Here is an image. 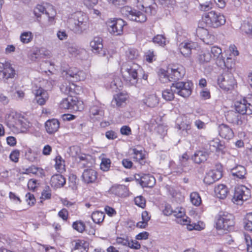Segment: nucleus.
<instances>
[{"label":"nucleus","mask_w":252,"mask_h":252,"mask_svg":"<svg viewBox=\"0 0 252 252\" xmlns=\"http://www.w3.org/2000/svg\"><path fill=\"white\" fill-rule=\"evenodd\" d=\"M185 74L186 69L180 64H169L166 70L161 68L158 72L160 81L164 83L182 79Z\"/></svg>","instance_id":"f257e3e1"},{"label":"nucleus","mask_w":252,"mask_h":252,"mask_svg":"<svg viewBox=\"0 0 252 252\" xmlns=\"http://www.w3.org/2000/svg\"><path fill=\"white\" fill-rule=\"evenodd\" d=\"M142 220L137 222L136 226L140 228H145L148 226V221L151 219V215L147 211H144L141 214Z\"/></svg>","instance_id":"e433bc0d"},{"label":"nucleus","mask_w":252,"mask_h":252,"mask_svg":"<svg viewBox=\"0 0 252 252\" xmlns=\"http://www.w3.org/2000/svg\"><path fill=\"white\" fill-rule=\"evenodd\" d=\"M25 157L28 161L31 162H37L39 160L38 152L32 150L31 148L28 149L26 152Z\"/></svg>","instance_id":"ea45409f"},{"label":"nucleus","mask_w":252,"mask_h":252,"mask_svg":"<svg viewBox=\"0 0 252 252\" xmlns=\"http://www.w3.org/2000/svg\"><path fill=\"white\" fill-rule=\"evenodd\" d=\"M66 183L65 178L61 174H55L50 179V184L52 188L55 189L63 187Z\"/></svg>","instance_id":"393cba45"},{"label":"nucleus","mask_w":252,"mask_h":252,"mask_svg":"<svg viewBox=\"0 0 252 252\" xmlns=\"http://www.w3.org/2000/svg\"><path fill=\"white\" fill-rule=\"evenodd\" d=\"M244 227L246 230L252 231V213L246 214L244 219Z\"/></svg>","instance_id":"49530a36"},{"label":"nucleus","mask_w":252,"mask_h":252,"mask_svg":"<svg viewBox=\"0 0 252 252\" xmlns=\"http://www.w3.org/2000/svg\"><path fill=\"white\" fill-rule=\"evenodd\" d=\"M126 95L122 93L114 95L113 98V100L118 107H121L124 103L126 102Z\"/></svg>","instance_id":"de8ad7c7"},{"label":"nucleus","mask_w":252,"mask_h":252,"mask_svg":"<svg viewBox=\"0 0 252 252\" xmlns=\"http://www.w3.org/2000/svg\"><path fill=\"white\" fill-rule=\"evenodd\" d=\"M168 192L172 197L176 199H181L184 198L182 192L177 187H169L168 189Z\"/></svg>","instance_id":"603ef678"},{"label":"nucleus","mask_w":252,"mask_h":252,"mask_svg":"<svg viewBox=\"0 0 252 252\" xmlns=\"http://www.w3.org/2000/svg\"><path fill=\"white\" fill-rule=\"evenodd\" d=\"M66 74L73 78L76 81H84L86 78V73L82 70L78 69L76 67H70L67 70Z\"/></svg>","instance_id":"a878e982"},{"label":"nucleus","mask_w":252,"mask_h":252,"mask_svg":"<svg viewBox=\"0 0 252 252\" xmlns=\"http://www.w3.org/2000/svg\"><path fill=\"white\" fill-rule=\"evenodd\" d=\"M219 87L225 91H231L237 87V83L233 74L229 71H224L217 79Z\"/></svg>","instance_id":"6e6552de"},{"label":"nucleus","mask_w":252,"mask_h":252,"mask_svg":"<svg viewBox=\"0 0 252 252\" xmlns=\"http://www.w3.org/2000/svg\"><path fill=\"white\" fill-rule=\"evenodd\" d=\"M205 26L201 25L198 23V26L196 30L197 36L204 42L207 44H211L212 39H214V36L210 34L208 30Z\"/></svg>","instance_id":"dca6fc26"},{"label":"nucleus","mask_w":252,"mask_h":252,"mask_svg":"<svg viewBox=\"0 0 252 252\" xmlns=\"http://www.w3.org/2000/svg\"><path fill=\"white\" fill-rule=\"evenodd\" d=\"M153 41L160 46H164L166 44V38L161 34H158L153 38Z\"/></svg>","instance_id":"13d9d810"},{"label":"nucleus","mask_w":252,"mask_h":252,"mask_svg":"<svg viewBox=\"0 0 252 252\" xmlns=\"http://www.w3.org/2000/svg\"><path fill=\"white\" fill-rule=\"evenodd\" d=\"M60 88L61 91L64 93L70 95L74 94H79L81 89L80 86L70 82L64 83L61 85Z\"/></svg>","instance_id":"412c9836"},{"label":"nucleus","mask_w":252,"mask_h":252,"mask_svg":"<svg viewBox=\"0 0 252 252\" xmlns=\"http://www.w3.org/2000/svg\"><path fill=\"white\" fill-rule=\"evenodd\" d=\"M72 227L77 232L83 233L86 230V226L84 221L81 220H77L73 222Z\"/></svg>","instance_id":"37998d69"},{"label":"nucleus","mask_w":252,"mask_h":252,"mask_svg":"<svg viewBox=\"0 0 252 252\" xmlns=\"http://www.w3.org/2000/svg\"><path fill=\"white\" fill-rule=\"evenodd\" d=\"M144 58L147 62L152 63L156 60V55L153 50H149L145 53Z\"/></svg>","instance_id":"4d7b16f0"},{"label":"nucleus","mask_w":252,"mask_h":252,"mask_svg":"<svg viewBox=\"0 0 252 252\" xmlns=\"http://www.w3.org/2000/svg\"><path fill=\"white\" fill-rule=\"evenodd\" d=\"M208 158V153L204 151H197L192 157L193 161L197 164L204 162Z\"/></svg>","instance_id":"c756f323"},{"label":"nucleus","mask_w":252,"mask_h":252,"mask_svg":"<svg viewBox=\"0 0 252 252\" xmlns=\"http://www.w3.org/2000/svg\"><path fill=\"white\" fill-rule=\"evenodd\" d=\"M110 194L116 196L125 197L128 196L129 189L125 185H119L113 186L109 190Z\"/></svg>","instance_id":"4be33fe9"},{"label":"nucleus","mask_w":252,"mask_h":252,"mask_svg":"<svg viewBox=\"0 0 252 252\" xmlns=\"http://www.w3.org/2000/svg\"><path fill=\"white\" fill-rule=\"evenodd\" d=\"M122 14L128 17L130 20L142 23L146 21L147 18L143 12L132 9L129 6H124L121 9Z\"/></svg>","instance_id":"9d476101"},{"label":"nucleus","mask_w":252,"mask_h":252,"mask_svg":"<svg viewBox=\"0 0 252 252\" xmlns=\"http://www.w3.org/2000/svg\"><path fill=\"white\" fill-rule=\"evenodd\" d=\"M45 12L49 17V20L50 21H53L54 20V16H50L48 12L46 11L45 7L42 4H37L33 9V13L37 18H40L41 15Z\"/></svg>","instance_id":"c9c22d12"},{"label":"nucleus","mask_w":252,"mask_h":252,"mask_svg":"<svg viewBox=\"0 0 252 252\" xmlns=\"http://www.w3.org/2000/svg\"><path fill=\"white\" fill-rule=\"evenodd\" d=\"M108 31L115 35H120L123 33L124 28L126 22L121 18L109 19L106 22Z\"/></svg>","instance_id":"f8f14e48"},{"label":"nucleus","mask_w":252,"mask_h":252,"mask_svg":"<svg viewBox=\"0 0 252 252\" xmlns=\"http://www.w3.org/2000/svg\"><path fill=\"white\" fill-rule=\"evenodd\" d=\"M75 244L72 252H83L86 249L87 242L84 240L77 239L74 241Z\"/></svg>","instance_id":"79ce46f5"},{"label":"nucleus","mask_w":252,"mask_h":252,"mask_svg":"<svg viewBox=\"0 0 252 252\" xmlns=\"http://www.w3.org/2000/svg\"><path fill=\"white\" fill-rule=\"evenodd\" d=\"M143 101L147 106L151 108L157 106L159 103V99L156 94L146 95L145 98Z\"/></svg>","instance_id":"473e14b6"},{"label":"nucleus","mask_w":252,"mask_h":252,"mask_svg":"<svg viewBox=\"0 0 252 252\" xmlns=\"http://www.w3.org/2000/svg\"><path fill=\"white\" fill-rule=\"evenodd\" d=\"M242 27L247 34L252 35V19H248L246 23H244Z\"/></svg>","instance_id":"0e129e2a"},{"label":"nucleus","mask_w":252,"mask_h":252,"mask_svg":"<svg viewBox=\"0 0 252 252\" xmlns=\"http://www.w3.org/2000/svg\"><path fill=\"white\" fill-rule=\"evenodd\" d=\"M224 66L230 71H234L236 69V60L231 57H227L225 61L223 60Z\"/></svg>","instance_id":"c03bdc74"},{"label":"nucleus","mask_w":252,"mask_h":252,"mask_svg":"<svg viewBox=\"0 0 252 252\" xmlns=\"http://www.w3.org/2000/svg\"><path fill=\"white\" fill-rule=\"evenodd\" d=\"M194 42L191 41H184L178 46L180 53L185 58L190 57L192 50L195 48Z\"/></svg>","instance_id":"a211bd4d"},{"label":"nucleus","mask_w":252,"mask_h":252,"mask_svg":"<svg viewBox=\"0 0 252 252\" xmlns=\"http://www.w3.org/2000/svg\"><path fill=\"white\" fill-rule=\"evenodd\" d=\"M221 53L222 50L220 47L217 46L212 47L210 54L212 56L213 59L218 58Z\"/></svg>","instance_id":"e2e57ef3"},{"label":"nucleus","mask_w":252,"mask_h":252,"mask_svg":"<svg viewBox=\"0 0 252 252\" xmlns=\"http://www.w3.org/2000/svg\"><path fill=\"white\" fill-rule=\"evenodd\" d=\"M218 130L220 136L226 140H230L234 136V133L232 129L226 124H221L220 125Z\"/></svg>","instance_id":"aec40b11"},{"label":"nucleus","mask_w":252,"mask_h":252,"mask_svg":"<svg viewBox=\"0 0 252 252\" xmlns=\"http://www.w3.org/2000/svg\"><path fill=\"white\" fill-rule=\"evenodd\" d=\"M92 51L95 54H99L103 50V40L99 36H95L90 43Z\"/></svg>","instance_id":"bb28decb"},{"label":"nucleus","mask_w":252,"mask_h":252,"mask_svg":"<svg viewBox=\"0 0 252 252\" xmlns=\"http://www.w3.org/2000/svg\"><path fill=\"white\" fill-rule=\"evenodd\" d=\"M19 174L26 175L32 174L37 177L41 178L45 176V171L42 168L33 164L29 166L27 168H23V171L22 172L19 171Z\"/></svg>","instance_id":"6ab92c4d"},{"label":"nucleus","mask_w":252,"mask_h":252,"mask_svg":"<svg viewBox=\"0 0 252 252\" xmlns=\"http://www.w3.org/2000/svg\"><path fill=\"white\" fill-rule=\"evenodd\" d=\"M251 196V190L246 186L238 185L235 187L233 199L235 201H246Z\"/></svg>","instance_id":"4468645a"},{"label":"nucleus","mask_w":252,"mask_h":252,"mask_svg":"<svg viewBox=\"0 0 252 252\" xmlns=\"http://www.w3.org/2000/svg\"><path fill=\"white\" fill-rule=\"evenodd\" d=\"M111 161L108 158H102L100 164V168L103 171H108L111 166Z\"/></svg>","instance_id":"5fc2aeb1"},{"label":"nucleus","mask_w":252,"mask_h":252,"mask_svg":"<svg viewBox=\"0 0 252 252\" xmlns=\"http://www.w3.org/2000/svg\"><path fill=\"white\" fill-rule=\"evenodd\" d=\"M44 126L46 131L49 134H54L58 131L60 123L57 119H49L45 123Z\"/></svg>","instance_id":"5701e85b"},{"label":"nucleus","mask_w":252,"mask_h":252,"mask_svg":"<svg viewBox=\"0 0 252 252\" xmlns=\"http://www.w3.org/2000/svg\"><path fill=\"white\" fill-rule=\"evenodd\" d=\"M221 177V174L219 171L216 172H211L208 173L205 177L204 181L207 184H211L218 180Z\"/></svg>","instance_id":"72a5a7b5"},{"label":"nucleus","mask_w":252,"mask_h":252,"mask_svg":"<svg viewBox=\"0 0 252 252\" xmlns=\"http://www.w3.org/2000/svg\"><path fill=\"white\" fill-rule=\"evenodd\" d=\"M51 196V189L49 186L46 187L41 192V198L44 200L49 199Z\"/></svg>","instance_id":"338daca9"},{"label":"nucleus","mask_w":252,"mask_h":252,"mask_svg":"<svg viewBox=\"0 0 252 252\" xmlns=\"http://www.w3.org/2000/svg\"><path fill=\"white\" fill-rule=\"evenodd\" d=\"M69 102L71 103V109L76 111H82L84 108V102L77 97H70Z\"/></svg>","instance_id":"2f4dec72"},{"label":"nucleus","mask_w":252,"mask_h":252,"mask_svg":"<svg viewBox=\"0 0 252 252\" xmlns=\"http://www.w3.org/2000/svg\"><path fill=\"white\" fill-rule=\"evenodd\" d=\"M174 88L170 87V89H167L162 91V96L167 101H171L174 98V93L173 90Z\"/></svg>","instance_id":"09e8293b"},{"label":"nucleus","mask_w":252,"mask_h":252,"mask_svg":"<svg viewBox=\"0 0 252 252\" xmlns=\"http://www.w3.org/2000/svg\"><path fill=\"white\" fill-rule=\"evenodd\" d=\"M49 84V82L45 79L40 80L39 81V84H35L34 94V99L36 103L41 106L44 105L48 100L49 94L46 90L47 85Z\"/></svg>","instance_id":"1a4fd4ad"},{"label":"nucleus","mask_w":252,"mask_h":252,"mask_svg":"<svg viewBox=\"0 0 252 252\" xmlns=\"http://www.w3.org/2000/svg\"><path fill=\"white\" fill-rule=\"evenodd\" d=\"M141 70V67L137 63H126L122 65L120 73L126 83L130 85H135L138 82V74Z\"/></svg>","instance_id":"7ed1b4c3"},{"label":"nucleus","mask_w":252,"mask_h":252,"mask_svg":"<svg viewBox=\"0 0 252 252\" xmlns=\"http://www.w3.org/2000/svg\"><path fill=\"white\" fill-rule=\"evenodd\" d=\"M190 200L191 203L196 206H199L202 202V200L199 194L196 191L192 192L190 193Z\"/></svg>","instance_id":"3c124183"},{"label":"nucleus","mask_w":252,"mask_h":252,"mask_svg":"<svg viewBox=\"0 0 252 252\" xmlns=\"http://www.w3.org/2000/svg\"><path fill=\"white\" fill-rule=\"evenodd\" d=\"M98 173L94 169L88 168L84 170L81 176L82 182L85 184L95 183L97 180Z\"/></svg>","instance_id":"2eb2a0df"},{"label":"nucleus","mask_w":252,"mask_h":252,"mask_svg":"<svg viewBox=\"0 0 252 252\" xmlns=\"http://www.w3.org/2000/svg\"><path fill=\"white\" fill-rule=\"evenodd\" d=\"M20 155V151L18 149H15L11 151L9 157L11 161L17 163L19 160Z\"/></svg>","instance_id":"052dcab7"},{"label":"nucleus","mask_w":252,"mask_h":252,"mask_svg":"<svg viewBox=\"0 0 252 252\" xmlns=\"http://www.w3.org/2000/svg\"><path fill=\"white\" fill-rule=\"evenodd\" d=\"M58 216L63 221H66L69 218V213L65 208H63L58 213Z\"/></svg>","instance_id":"774afa93"},{"label":"nucleus","mask_w":252,"mask_h":252,"mask_svg":"<svg viewBox=\"0 0 252 252\" xmlns=\"http://www.w3.org/2000/svg\"><path fill=\"white\" fill-rule=\"evenodd\" d=\"M134 203L135 205L142 209L145 208L146 206V199L143 196L141 195H139L135 197Z\"/></svg>","instance_id":"bf43d9fd"},{"label":"nucleus","mask_w":252,"mask_h":252,"mask_svg":"<svg viewBox=\"0 0 252 252\" xmlns=\"http://www.w3.org/2000/svg\"><path fill=\"white\" fill-rule=\"evenodd\" d=\"M226 23L225 16L221 13L215 10H211L202 14L199 20L201 25L211 29L219 28Z\"/></svg>","instance_id":"f03ea898"},{"label":"nucleus","mask_w":252,"mask_h":252,"mask_svg":"<svg viewBox=\"0 0 252 252\" xmlns=\"http://www.w3.org/2000/svg\"><path fill=\"white\" fill-rule=\"evenodd\" d=\"M193 84L189 82H178L172 84L171 87L175 88L174 92L184 97H189L192 93Z\"/></svg>","instance_id":"ddd939ff"},{"label":"nucleus","mask_w":252,"mask_h":252,"mask_svg":"<svg viewBox=\"0 0 252 252\" xmlns=\"http://www.w3.org/2000/svg\"><path fill=\"white\" fill-rule=\"evenodd\" d=\"M105 218V214L100 211H94L92 214V219L93 221L97 224L102 222Z\"/></svg>","instance_id":"a18cd8bd"},{"label":"nucleus","mask_w":252,"mask_h":252,"mask_svg":"<svg viewBox=\"0 0 252 252\" xmlns=\"http://www.w3.org/2000/svg\"><path fill=\"white\" fill-rule=\"evenodd\" d=\"M233 174L239 179H244L246 174V170L244 166L239 165L236 167L235 172Z\"/></svg>","instance_id":"864d4df0"},{"label":"nucleus","mask_w":252,"mask_h":252,"mask_svg":"<svg viewBox=\"0 0 252 252\" xmlns=\"http://www.w3.org/2000/svg\"><path fill=\"white\" fill-rule=\"evenodd\" d=\"M247 115V114H239L235 116L234 114H231L230 117H233L235 116V118L234 119L232 118L230 120H232L231 121L232 123H235L237 125H245L247 124L248 121Z\"/></svg>","instance_id":"58836bf2"},{"label":"nucleus","mask_w":252,"mask_h":252,"mask_svg":"<svg viewBox=\"0 0 252 252\" xmlns=\"http://www.w3.org/2000/svg\"><path fill=\"white\" fill-rule=\"evenodd\" d=\"M225 52L226 55H228V54H229L228 57H235L239 54L237 48L234 44H231L229 47L228 50H226Z\"/></svg>","instance_id":"6e6d98bb"},{"label":"nucleus","mask_w":252,"mask_h":252,"mask_svg":"<svg viewBox=\"0 0 252 252\" xmlns=\"http://www.w3.org/2000/svg\"><path fill=\"white\" fill-rule=\"evenodd\" d=\"M173 214L176 218L177 222L182 225H186L189 230H201L204 228V224L202 222L191 223L190 219L186 215V210L183 207H177L174 210Z\"/></svg>","instance_id":"423d86ee"},{"label":"nucleus","mask_w":252,"mask_h":252,"mask_svg":"<svg viewBox=\"0 0 252 252\" xmlns=\"http://www.w3.org/2000/svg\"><path fill=\"white\" fill-rule=\"evenodd\" d=\"M70 97L65 98L62 99L59 104V107L61 109H71Z\"/></svg>","instance_id":"680f3d73"},{"label":"nucleus","mask_w":252,"mask_h":252,"mask_svg":"<svg viewBox=\"0 0 252 252\" xmlns=\"http://www.w3.org/2000/svg\"><path fill=\"white\" fill-rule=\"evenodd\" d=\"M132 154L133 155V158L136 161L141 165H145L146 163H149L150 162L145 161L146 158L147 154L146 152L144 149L138 150L136 148H133Z\"/></svg>","instance_id":"b1692460"},{"label":"nucleus","mask_w":252,"mask_h":252,"mask_svg":"<svg viewBox=\"0 0 252 252\" xmlns=\"http://www.w3.org/2000/svg\"><path fill=\"white\" fill-rule=\"evenodd\" d=\"M135 4L138 9L144 11L145 13L152 14L155 11V0H136Z\"/></svg>","instance_id":"f3484780"},{"label":"nucleus","mask_w":252,"mask_h":252,"mask_svg":"<svg viewBox=\"0 0 252 252\" xmlns=\"http://www.w3.org/2000/svg\"><path fill=\"white\" fill-rule=\"evenodd\" d=\"M234 109L239 114H252V99L244 97L234 102Z\"/></svg>","instance_id":"9b49d317"},{"label":"nucleus","mask_w":252,"mask_h":252,"mask_svg":"<svg viewBox=\"0 0 252 252\" xmlns=\"http://www.w3.org/2000/svg\"><path fill=\"white\" fill-rule=\"evenodd\" d=\"M197 59L200 63L203 64L211 62L213 57L208 51L203 50L198 55Z\"/></svg>","instance_id":"4c0bfd02"},{"label":"nucleus","mask_w":252,"mask_h":252,"mask_svg":"<svg viewBox=\"0 0 252 252\" xmlns=\"http://www.w3.org/2000/svg\"><path fill=\"white\" fill-rule=\"evenodd\" d=\"M55 161L54 167L57 171L61 174L65 172V161L62 157L58 154L54 159Z\"/></svg>","instance_id":"c85d7f7f"},{"label":"nucleus","mask_w":252,"mask_h":252,"mask_svg":"<svg viewBox=\"0 0 252 252\" xmlns=\"http://www.w3.org/2000/svg\"><path fill=\"white\" fill-rule=\"evenodd\" d=\"M69 27L76 33H82L89 27V18L84 13H74L68 21Z\"/></svg>","instance_id":"39448f33"},{"label":"nucleus","mask_w":252,"mask_h":252,"mask_svg":"<svg viewBox=\"0 0 252 252\" xmlns=\"http://www.w3.org/2000/svg\"><path fill=\"white\" fill-rule=\"evenodd\" d=\"M140 181L141 185L145 187H152L156 182L154 177L149 174L142 176Z\"/></svg>","instance_id":"f704fd0d"},{"label":"nucleus","mask_w":252,"mask_h":252,"mask_svg":"<svg viewBox=\"0 0 252 252\" xmlns=\"http://www.w3.org/2000/svg\"><path fill=\"white\" fill-rule=\"evenodd\" d=\"M0 67L3 68V70L0 71L2 73V77L5 79L12 78L14 77L15 74V70L12 67L11 64L8 62H5L4 63H1Z\"/></svg>","instance_id":"cd10ccee"},{"label":"nucleus","mask_w":252,"mask_h":252,"mask_svg":"<svg viewBox=\"0 0 252 252\" xmlns=\"http://www.w3.org/2000/svg\"><path fill=\"white\" fill-rule=\"evenodd\" d=\"M8 127L15 133L27 132L32 126V123L24 116L18 115L13 117L7 122Z\"/></svg>","instance_id":"0eeeda50"},{"label":"nucleus","mask_w":252,"mask_h":252,"mask_svg":"<svg viewBox=\"0 0 252 252\" xmlns=\"http://www.w3.org/2000/svg\"><path fill=\"white\" fill-rule=\"evenodd\" d=\"M126 59L128 61L137 60L139 56V53L137 49L134 48H129L125 52Z\"/></svg>","instance_id":"a19ab883"},{"label":"nucleus","mask_w":252,"mask_h":252,"mask_svg":"<svg viewBox=\"0 0 252 252\" xmlns=\"http://www.w3.org/2000/svg\"><path fill=\"white\" fill-rule=\"evenodd\" d=\"M244 238L247 246V252H252V239L250 235L245 233Z\"/></svg>","instance_id":"69168bd1"},{"label":"nucleus","mask_w":252,"mask_h":252,"mask_svg":"<svg viewBox=\"0 0 252 252\" xmlns=\"http://www.w3.org/2000/svg\"><path fill=\"white\" fill-rule=\"evenodd\" d=\"M214 191L216 195L221 199H225L229 193L227 187L223 184H220L215 187Z\"/></svg>","instance_id":"7c9ffc66"},{"label":"nucleus","mask_w":252,"mask_h":252,"mask_svg":"<svg viewBox=\"0 0 252 252\" xmlns=\"http://www.w3.org/2000/svg\"><path fill=\"white\" fill-rule=\"evenodd\" d=\"M234 216L225 211H220L215 217L214 226L218 230L231 231L234 228Z\"/></svg>","instance_id":"20e7f679"},{"label":"nucleus","mask_w":252,"mask_h":252,"mask_svg":"<svg viewBox=\"0 0 252 252\" xmlns=\"http://www.w3.org/2000/svg\"><path fill=\"white\" fill-rule=\"evenodd\" d=\"M33 39V34L31 32H24L21 34L20 41L24 44L30 43Z\"/></svg>","instance_id":"8fccbe9b"}]
</instances>
